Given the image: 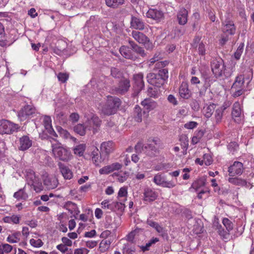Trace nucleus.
I'll use <instances>...</instances> for the list:
<instances>
[{
  "label": "nucleus",
  "instance_id": "1",
  "mask_svg": "<svg viewBox=\"0 0 254 254\" xmlns=\"http://www.w3.org/2000/svg\"><path fill=\"white\" fill-rule=\"evenodd\" d=\"M167 68L159 69L157 73H149L147 75L148 82L155 86L160 87L162 86L168 77Z\"/></svg>",
  "mask_w": 254,
  "mask_h": 254
},
{
  "label": "nucleus",
  "instance_id": "2",
  "mask_svg": "<svg viewBox=\"0 0 254 254\" xmlns=\"http://www.w3.org/2000/svg\"><path fill=\"white\" fill-rule=\"evenodd\" d=\"M121 104V100L113 96H108L106 104L102 107L101 112L105 115L110 116L114 114L117 111Z\"/></svg>",
  "mask_w": 254,
  "mask_h": 254
},
{
  "label": "nucleus",
  "instance_id": "3",
  "mask_svg": "<svg viewBox=\"0 0 254 254\" xmlns=\"http://www.w3.org/2000/svg\"><path fill=\"white\" fill-rule=\"evenodd\" d=\"M25 178L27 184L32 186L36 192H39L43 190V187L42 183L33 170H27Z\"/></svg>",
  "mask_w": 254,
  "mask_h": 254
},
{
  "label": "nucleus",
  "instance_id": "4",
  "mask_svg": "<svg viewBox=\"0 0 254 254\" xmlns=\"http://www.w3.org/2000/svg\"><path fill=\"white\" fill-rule=\"evenodd\" d=\"M52 152L54 156L60 160L67 161L71 158L70 153L59 142L52 144Z\"/></svg>",
  "mask_w": 254,
  "mask_h": 254
},
{
  "label": "nucleus",
  "instance_id": "5",
  "mask_svg": "<svg viewBox=\"0 0 254 254\" xmlns=\"http://www.w3.org/2000/svg\"><path fill=\"white\" fill-rule=\"evenodd\" d=\"M19 127L18 125L13 124L7 120H0V134H10Z\"/></svg>",
  "mask_w": 254,
  "mask_h": 254
},
{
  "label": "nucleus",
  "instance_id": "6",
  "mask_svg": "<svg viewBox=\"0 0 254 254\" xmlns=\"http://www.w3.org/2000/svg\"><path fill=\"white\" fill-rule=\"evenodd\" d=\"M212 71L217 78L222 77V71L225 69V64L222 59L213 60L211 63Z\"/></svg>",
  "mask_w": 254,
  "mask_h": 254
},
{
  "label": "nucleus",
  "instance_id": "7",
  "mask_svg": "<svg viewBox=\"0 0 254 254\" xmlns=\"http://www.w3.org/2000/svg\"><path fill=\"white\" fill-rule=\"evenodd\" d=\"M160 140L158 139H153L152 142L145 146L143 150L147 155L154 157L159 153L157 147L159 146Z\"/></svg>",
  "mask_w": 254,
  "mask_h": 254
},
{
  "label": "nucleus",
  "instance_id": "8",
  "mask_svg": "<svg viewBox=\"0 0 254 254\" xmlns=\"http://www.w3.org/2000/svg\"><path fill=\"white\" fill-rule=\"evenodd\" d=\"M131 36L139 43L143 45L146 44L148 49L152 48V45L150 42L149 38L143 33L137 31H132Z\"/></svg>",
  "mask_w": 254,
  "mask_h": 254
},
{
  "label": "nucleus",
  "instance_id": "9",
  "mask_svg": "<svg viewBox=\"0 0 254 254\" xmlns=\"http://www.w3.org/2000/svg\"><path fill=\"white\" fill-rule=\"evenodd\" d=\"M36 112L35 108L32 105H28L22 108L18 113V117L21 121H24Z\"/></svg>",
  "mask_w": 254,
  "mask_h": 254
},
{
  "label": "nucleus",
  "instance_id": "10",
  "mask_svg": "<svg viewBox=\"0 0 254 254\" xmlns=\"http://www.w3.org/2000/svg\"><path fill=\"white\" fill-rule=\"evenodd\" d=\"M191 46L194 48H197L199 55L204 56L206 54V48L205 44L201 41V37L196 36L194 38Z\"/></svg>",
  "mask_w": 254,
  "mask_h": 254
},
{
  "label": "nucleus",
  "instance_id": "11",
  "mask_svg": "<svg viewBox=\"0 0 254 254\" xmlns=\"http://www.w3.org/2000/svg\"><path fill=\"white\" fill-rule=\"evenodd\" d=\"M244 170L243 164L238 161H235L228 169L229 175L230 176L240 175Z\"/></svg>",
  "mask_w": 254,
  "mask_h": 254
},
{
  "label": "nucleus",
  "instance_id": "12",
  "mask_svg": "<svg viewBox=\"0 0 254 254\" xmlns=\"http://www.w3.org/2000/svg\"><path fill=\"white\" fill-rule=\"evenodd\" d=\"M114 144L112 141L104 142L101 145V154L106 157L114 151Z\"/></svg>",
  "mask_w": 254,
  "mask_h": 254
},
{
  "label": "nucleus",
  "instance_id": "13",
  "mask_svg": "<svg viewBox=\"0 0 254 254\" xmlns=\"http://www.w3.org/2000/svg\"><path fill=\"white\" fill-rule=\"evenodd\" d=\"M130 86V82L128 79H122L119 82L118 86L115 88V92L118 94H124L128 90Z\"/></svg>",
  "mask_w": 254,
  "mask_h": 254
},
{
  "label": "nucleus",
  "instance_id": "14",
  "mask_svg": "<svg viewBox=\"0 0 254 254\" xmlns=\"http://www.w3.org/2000/svg\"><path fill=\"white\" fill-rule=\"evenodd\" d=\"M101 123L100 119L96 116H93L90 120H88L86 123L87 126L88 127V129H93V133H95L98 128L100 127Z\"/></svg>",
  "mask_w": 254,
  "mask_h": 254
},
{
  "label": "nucleus",
  "instance_id": "15",
  "mask_svg": "<svg viewBox=\"0 0 254 254\" xmlns=\"http://www.w3.org/2000/svg\"><path fill=\"white\" fill-rule=\"evenodd\" d=\"M236 28L233 21L226 20L223 23L222 31L224 34L233 35L236 33Z\"/></svg>",
  "mask_w": 254,
  "mask_h": 254
},
{
  "label": "nucleus",
  "instance_id": "16",
  "mask_svg": "<svg viewBox=\"0 0 254 254\" xmlns=\"http://www.w3.org/2000/svg\"><path fill=\"white\" fill-rule=\"evenodd\" d=\"M43 183L48 189H54L56 188L58 184L57 178L53 176H44L43 178Z\"/></svg>",
  "mask_w": 254,
  "mask_h": 254
},
{
  "label": "nucleus",
  "instance_id": "17",
  "mask_svg": "<svg viewBox=\"0 0 254 254\" xmlns=\"http://www.w3.org/2000/svg\"><path fill=\"white\" fill-rule=\"evenodd\" d=\"M122 167L121 164L116 162L102 168L99 172L100 174H108L114 171L119 170Z\"/></svg>",
  "mask_w": 254,
  "mask_h": 254
},
{
  "label": "nucleus",
  "instance_id": "18",
  "mask_svg": "<svg viewBox=\"0 0 254 254\" xmlns=\"http://www.w3.org/2000/svg\"><path fill=\"white\" fill-rule=\"evenodd\" d=\"M242 110L239 102H235L233 105L232 116L234 121L239 123L241 120Z\"/></svg>",
  "mask_w": 254,
  "mask_h": 254
},
{
  "label": "nucleus",
  "instance_id": "19",
  "mask_svg": "<svg viewBox=\"0 0 254 254\" xmlns=\"http://www.w3.org/2000/svg\"><path fill=\"white\" fill-rule=\"evenodd\" d=\"M32 145V141L27 135H23L19 138V149L24 151L29 148Z\"/></svg>",
  "mask_w": 254,
  "mask_h": 254
},
{
  "label": "nucleus",
  "instance_id": "20",
  "mask_svg": "<svg viewBox=\"0 0 254 254\" xmlns=\"http://www.w3.org/2000/svg\"><path fill=\"white\" fill-rule=\"evenodd\" d=\"M143 196L144 201L152 202L157 198L158 194L153 190L150 188H146L144 190Z\"/></svg>",
  "mask_w": 254,
  "mask_h": 254
},
{
  "label": "nucleus",
  "instance_id": "21",
  "mask_svg": "<svg viewBox=\"0 0 254 254\" xmlns=\"http://www.w3.org/2000/svg\"><path fill=\"white\" fill-rule=\"evenodd\" d=\"M130 27L138 30H143L145 28V24L140 18L132 16L130 20Z\"/></svg>",
  "mask_w": 254,
  "mask_h": 254
},
{
  "label": "nucleus",
  "instance_id": "22",
  "mask_svg": "<svg viewBox=\"0 0 254 254\" xmlns=\"http://www.w3.org/2000/svg\"><path fill=\"white\" fill-rule=\"evenodd\" d=\"M58 166L63 176L64 179L70 180L73 177V174L71 170L66 165L61 162L58 163Z\"/></svg>",
  "mask_w": 254,
  "mask_h": 254
},
{
  "label": "nucleus",
  "instance_id": "23",
  "mask_svg": "<svg viewBox=\"0 0 254 254\" xmlns=\"http://www.w3.org/2000/svg\"><path fill=\"white\" fill-rule=\"evenodd\" d=\"M148 116V113H146L145 111L142 112V110L139 106H135L133 111V118L135 121L137 122H141L143 117L144 118H147Z\"/></svg>",
  "mask_w": 254,
  "mask_h": 254
},
{
  "label": "nucleus",
  "instance_id": "24",
  "mask_svg": "<svg viewBox=\"0 0 254 254\" xmlns=\"http://www.w3.org/2000/svg\"><path fill=\"white\" fill-rule=\"evenodd\" d=\"M146 16L148 18L160 21L163 17V13L156 9H149L146 13Z\"/></svg>",
  "mask_w": 254,
  "mask_h": 254
},
{
  "label": "nucleus",
  "instance_id": "25",
  "mask_svg": "<svg viewBox=\"0 0 254 254\" xmlns=\"http://www.w3.org/2000/svg\"><path fill=\"white\" fill-rule=\"evenodd\" d=\"M141 105L148 111L147 113L155 109L158 105L156 102L150 98L145 99L141 102Z\"/></svg>",
  "mask_w": 254,
  "mask_h": 254
},
{
  "label": "nucleus",
  "instance_id": "26",
  "mask_svg": "<svg viewBox=\"0 0 254 254\" xmlns=\"http://www.w3.org/2000/svg\"><path fill=\"white\" fill-rule=\"evenodd\" d=\"M44 125L46 130L51 135L54 137H58V135L54 131L52 126V120L50 117L45 116L44 119Z\"/></svg>",
  "mask_w": 254,
  "mask_h": 254
},
{
  "label": "nucleus",
  "instance_id": "27",
  "mask_svg": "<svg viewBox=\"0 0 254 254\" xmlns=\"http://www.w3.org/2000/svg\"><path fill=\"white\" fill-rule=\"evenodd\" d=\"M120 52L124 58L127 59L135 60L137 59V57L132 53L128 47L122 46L120 48Z\"/></svg>",
  "mask_w": 254,
  "mask_h": 254
},
{
  "label": "nucleus",
  "instance_id": "28",
  "mask_svg": "<svg viewBox=\"0 0 254 254\" xmlns=\"http://www.w3.org/2000/svg\"><path fill=\"white\" fill-rule=\"evenodd\" d=\"M188 12L185 8H181L177 14L179 23L181 25L185 24L188 21Z\"/></svg>",
  "mask_w": 254,
  "mask_h": 254
},
{
  "label": "nucleus",
  "instance_id": "29",
  "mask_svg": "<svg viewBox=\"0 0 254 254\" xmlns=\"http://www.w3.org/2000/svg\"><path fill=\"white\" fill-rule=\"evenodd\" d=\"M179 93L181 97L184 99H189L191 93L189 89L188 85L187 83L183 82L180 87Z\"/></svg>",
  "mask_w": 254,
  "mask_h": 254
},
{
  "label": "nucleus",
  "instance_id": "30",
  "mask_svg": "<svg viewBox=\"0 0 254 254\" xmlns=\"http://www.w3.org/2000/svg\"><path fill=\"white\" fill-rule=\"evenodd\" d=\"M245 78L244 75H240L236 77L235 82L231 88L244 89Z\"/></svg>",
  "mask_w": 254,
  "mask_h": 254
},
{
  "label": "nucleus",
  "instance_id": "31",
  "mask_svg": "<svg viewBox=\"0 0 254 254\" xmlns=\"http://www.w3.org/2000/svg\"><path fill=\"white\" fill-rule=\"evenodd\" d=\"M129 44L131 47L132 50L140 56L144 57L146 56V53L143 48L140 47L132 41H129Z\"/></svg>",
  "mask_w": 254,
  "mask_h": 254
},
{
  "label": "nucleus",
  "instance_id": "32",
  "mask_svg": "<svg viewBox=\"0 0 254 254\" xmlns=\"http://www.w3.org/2000/svg\"><path fill=\"white\" fill-rule=\"evenodd\" d=\"M143 77V74L140 73L135 74L133 76L134 84L137 86V90L139 91L141 90L144 87Z\"/></svg>",
  "mask_w": 254,
  "mask_h": 254
},
{
  "label": "nucleus",
  "instance_id": "33",
  "mask_svg": "<svg viewBox=\"0 0 254 254\" xmlns=\"http://www.w3.org/2000/svg\"><path fill=\"white\" fill-rule=\"evenodd\" d=\"M150 62L152 64L155 63V68L160 69H163L164 67L168 64V62L166 61L161 62L158 61L157 57H155V56L150 59Z\"/></svg>",
  "mask_w": 254,
  "mask_h": 254
},
{
  "label": "nucleus",
  "instance_id": "34",
  "mask_svg": "<svg viewBox=\"0 0 254 254\" xmlns=\"http://www.w3.org/2000/svg\"><path fill=\"white\" fill-rule=\"evenodd\" d=\"M226 109V107L224 106H223L215 110L214 118L215 122L217 124H219L221 122L223 112Z\"/></svg>",
  "mask_w": 254,
  "mask_h": 254
},
{
  "label": "nucleus",
  "instance_id": "35",
  "mask_svg": "<svg viewBox=\"0 0 254 254\" xmlns=\"http://www.w3.org/2000/svg\"><path fill=\"white\" fill-rule=\"evenodd\" d=\"M13 197L18 200H26L28 197V195L25 192L24 188H23L15 192L13 194Z\"/></svg>",
  "mask_w": 254,
  "mask_h": 254
},
{
  "label": "nucleus",
  "instance_id": "36",
  "mask_svg": "<svg viewBox=\"0 0 254 254\" xmlns=\"http://www.w3.org/2000/svg\"><path fill=\"white\" fill-rule=\"evenodd\" d=\"M159 241V239L158 238H152L150 239L148 243L146 244L145 246H139L140 249L143 252L148 251L150 250V247L155 244L156 243Z\"/></svg>",
  "mask_w": 254,
  "mask_h": 254
},
{
  "label": "nucleus",
  "instance_id": "37",
  "mask_svg": "<svg viewBox=\"0 0 254 254\" xmlns=\"http://www.w3.org/2000/svg\"><path fill=\"white\" fill-rule=\"evenodd\" d=\"M57 129L60 134V136L64 138H70L72 140L75 141L76 138L70 135V133L66 130L63 129L61 127H58Z\"/></svg>",
  "mask_w": 254,
  "mask_h": 254
},
{
  "label": "nucleus",
  "instance_id": "38",
  "mask_svg": "<svg viewBox=\"0 0 254 254\" xmlns=\"http://www.w3.org/2000/svg\"><path fill=\"white\" fill-rule=\"evenodd\" d=\"M147 224L150 226L154 228L156 231L163 235L164 234L165 230L163 227L160 226L158 223L152 220H147Z\"/></svg>",
  "mask_w": 254,
  "mask_h": 254
},
{
  "label": "nucleus",
  "instance_id": "39",
  "mask_svg": "<svg viewBox=\"0 0 254 254\" xmlns=\"http://www.w3.org/2000/svg\"><path fill=\"white\" fill-rule=\"evenodd\" d=\"M86 124L87 125L86 123ZM86 128H88L87 125L85 127L83 124H78L74 127L73 130L76 133L83 136L86 133Z\"/></svg>",
  "mask_w": 254,
  "mask_h": 254
},
{
  "label": "nucleus",
  "instance_id": "40",
  "mask_svg": "<svg viewBox=\"0 0 254 254\" xmlns=\"http://www.w3.org/2000/svg\"><path fill=\"white\" fill-rule=\"evenodd\" d=\"M20 217L16 215H12L11 216H6L3 218L4 222L7 223H12L13 224H18L19 223Z\"/></svg>",
  "mask_w": 254,
  "mask_h": 254
},
{
  "label": "nucleus",
  "instance_id": "41",
  "mask_svg": "<svg viewBox=\"0 0 254 254\" xmlns=\"http://www.w3.org/2000/svg\"><path fill=\"white\" fill-rule=\"evenodd\" d=\"M105 2L108 6L117 8L124 3V0H105Z\"/></svg>",
  "mask_w": 254,
  "mask_h": 254
},
{
  "label": "nucleus",
  "instance_id": "42",
  "mask_svg": "<svg viewBox=\"0 0 254 254\" xmlns=\"http://www.w3.org/2000/svg\"><path fill=\"white\" fill-rule=\"evenodd\" d=\"M228 182L232 184L240 186H244L247 185V182L245 180L238 178H229Z\"/></svg>",
  "mask_w": 254,
  "mask_h": 254
},
{
  "label": "nucleus",
  "instance_id": "43",
  "mask_svg": "<svg viewBox=\"0 0 254 254\" xmlns=\"http://www.w3.org/2000/svg\"><path fill=\"white\" fill-rule=\"evenodd\" d=\"M20 233L19 232H15L11 235H9L7 238V241L10 243H16L18 242L20 240Z\"/></svg>",
  "mask_w": 254,
  "mask_h": 254
},
{
  "label": "nucleus",
  "instance_id": "44",
  "mask_svg": "<svg viewBox=\"0 0 254 254\" xmlns=\"http://www.w3.org/2000/svg\"><path fill=\"white\" fill-rule=\"evenodd\" d=\"M205 179L203 178L197 179L192 184L191 188H193L195 190H197L199 188L205 185Z\"/></svg>",
  "mask_w": 254,
  "mask_h": 254
},
{
  "label": "nucleus",
  "instance_id": "45",
  "mask_svg": "<svg viewBox=\"0 0 254 254\" xmlns=\"http://www.w3.org/2000/svg\"><path fill=\"white\" fill-rule=\"evenodd\" d=\"M215 105L214 104H210L208 106H207L206 108H204V115L207 118H210L213 113L214 112V111L215 110Z\"/></svg>",
  "mask_w": 254,
  "mask_h": 254
},
{
  "label": "nucleus",
  "instance_id": "46",
  "mask_svg": "<svg viewBox=\"0 0 254 254\" xmlns=\"http://www.w3.org/2000/svg\"><path fill=\"white\" fill-rule=\"evenodd\" d=\"M98 150H94L92 152V161L96 166H98L99 164L105 159H102V157L100 156L98 153ZM104 158H105L104 157Z\"/></svg>",
  "mask_w": 254,
  "mask_h": 254
},
{
  "label": "nucleus",
  "instance_id": "47",
  "mask_svg": "<svg viewBox=\"0 0 254 254\" xmlns=\"http://www.w3.org/2000/svg\"><path fill=\"white\" fill-rule=\"evenodd\" d=\"M86 148V146L84 144H80L77 146H76L73 149L74 154L78 155L79 156H81L83 155L84 152L85 151Z\"/></svg>",
  "mask_w": 254,
  "mask_h": 254
},
{
  "label": "nucleus",
  "instance_id": "48",
  "mask_svg": "<svg viewBox=\"0 0 254 254\" xmlns=\"http://www.w3.org/2000/svg\"><path fill=\"white\" fill-rule=\"evenodd\" d=\"M136 249L134 246H131L128 244L125 245L123 250V254H134Z\"/></svg>",
  "mask_w": 254,
  "mask_h": 254
},
{
  "label": "nucleus",
  "instance_id": "49",
  "mask_svg": "<svg viewBox=\"0 0 254 254\" xmlns=\"http://www.w3.org/2000/svg\"><path fill=\"white\" fill-rule=\"evenodd\" d=\"M222 223L224 226L226 227L228 232L233 230V224L229 219L224 218L223 219Z\"/></svg>",
  "mask_w": 254,
  "mask_h": 254
},
{
  "label": "nucleus",
  "instance_id": "50",
  "mask_svg": "<svg viewBox=\"0 0 254 254\" xmlns=\"http://www.w3.org/2000/svg\"><path fill=\"white\" fill-rule=\"evenodd\" d=\"M244 47V44L241 43L237 48L236 51L235 52L234 57L237 60H238L240 59L241 55L243 52Z\"/></svg>",
  "mask_w": 254,
  "mask_h": 254
},
{
  "label": "nucleus",
  "instance_id": "51",
  "mask_svg": "<svg viewBox=\"0 0 254 254\" xmlns=\"http://www.w3.org/2000/svg\"><path fill=\"white\" fill-rule=\"evenodd\" d=\"M111 243V239H105L100 244V248H103L104 250L108 249Z\"/></svg>",
  "mask_w": 254,
  "mask_h": 254
},
{
  "label": "nucleus",
  "instance_id": "52",
  "mask_svg": "<svg viewBox=\"0 0 254 254\" xmlns=\"http://www.w3.org/2000/svg\"><path fill=\"white\" fill-rule=\"evenodd\" d=\"M164 180H165L164 178L161 175H159V174L155 175L153 178V182L156 185H159V186H162L163 183H164Z\"/></svg>",
  "mask_w": 254,
  "mask_h": 254
},
{
  "label": "nucleus",
  "instance_id": "53",
  "mask_svg": "<svg viewBox=\"0 0 254 254\" xmlns=\"http://www.w3.org/2000/svg\"><path fill=\"white\" fill-rule=\"evenodd\" d=\"M111 73L113 77L115 78H119L122 76V73L120 70L115 67H113L111 69Z\"/></svg>",
  "mask_w": 254,
  "mask_h": 254
},
{
  "label": "nucleus",
  "instance_id": "54",
  "mask_svg": "<svg viewBox=\"0 0 254 254\" xmlns=\"http://www.w3.org/2000/svg\"><path fill=\"white\" fill-rule=\"evenodd\" d=\"M176 186V183L171 180V181H166L165 180L163 183L162 187L164 188H167L169 189H171L174 188Z\"/></svg>",
  "mask_w": 254,
  "mask_h": 254
},
{
  "label": "nucleus",
  "instance_id": "55",
  "mask_svg": "<svg viewBox=\"0 0 254 254\" xmlns=\"http://www.w3.org/2000/svg\"><path fill=\"white\" fill-rule=\"evenodd\" d=\"M30 243L32 246L37 248L40 247L43 245V243L42 242L41 240L39 239L37 240L31 239L30 240Z\"/></svg>",
  "mask_w": 254,
  "mask_h": 254
},
{
  "label": "nucleus",
  "instance_id": "56",
  "mask_svg": "<svg viewBox=\"0 0 254 254\" xmlns=\"http://www.w3.org/2000/svg\"><path fill=\"white\" fill-rule=\"evenodd\" d=\"M140 231H141L140 229L136 228L134 230L131 231L127 236V240L129 241L132 242L134 238L135 235L136 234L138 233Z\"/></svg>",
  "mask_w": 254,
  "mask_h": 254
},
{
  "label": "nucleus",
  "instance_id": "57",
  "mask_svg": "<svg viewBox=\"0 0 254 254\" xmlns=\"http://www.w3.org/2000/svg\"><path fill=\"white\" fill-rule=\"evenodd\" d=\"M148 95L151 97L156 98L158 97V92L155 88L149 87L148 89Z\"/></svg>",
  "mask_w": 254,
  "mask_h": 254
},
{
  "label": "nucleus",
  "instance_id": "58",
  "mask_svg": "<svg viewBox=\"0 0 254 254\" xmlns=\"http://www.w3.org/2000/svg\"><path fill=\"white\" fill-rule=\"evenodd\" d=\"M217 229L218 230V233L219 234L223 237L224 238H226L227 235L229 234L228 232L225 231L222 228L221 225H218L217 226Z\"/></svg>",
  "mask_w": 254,
  "mask_h": 254
},
{
  "label": "nucleus",
  "instance_id": "59",
  "mask_svg": "<svg viewBox=\"0 0 254 254\" xmlns=\"http://www.w3.org/2000/svg\"><path fill=\"white\" fill-rule=\"evenodd\" d=\"M109 200H104L101 203L102 207L103 208H108L112 211H113V202L112 203H109Z\"/></svg>",
  "mask_w": 254,
  "mask_h": 254
},
{
  "label": "nucleus",
  "instance_id": "60",
  "mask_svg": "<svg viewBox=\"0 0 254 254\" xmlns=\"http://www.w3.org/2000/svg\"><path fill=\"white\" fill-rule=\"evenodd\" d=\"M58 78L59 81L64 83L68 78V75L65 73L60 72L58 75Z\"/></svg>",
  "mask_w": 254,
  "mask_h": 254
},
{
  "label": "nucleus",
  "instance_id": "61",
  "mask_svg": "<svg viewBox=\"0 0 254 254\" xmlns=\"http://www.w3.org/2000/svg\"><path fill=\"white\" fill-rule=\"evenodd\" d=\"M127 189L126 187H122L120 188L118 194V197H127Z\"/></svg>",
  "mask_w": 254,
  "mask_h": 254
},
{
  "label": "nucleus",
  "instance_id": "62",
  "mask_svg": "<svg viewBox=\"0 0 254 254\" xmlns=\"http://www.w3.org/2000/svg\"><path fill=\"white\" fill-rule=\"evenodd\" d=\"M114 207L122 211L124 209L125 206L121 202H113V210H114Z\"/></svg>",
  "mask_w": 254,
  "mask_h": 254
},
{
  "label": "nucleus",
  "instance_id": "63",
  "mask_svg": "<svg viewBox=\"0 0 254 254\" xmlns=\"http://www.w3.org/2000/svg\"><path fill=\"white\" fill-rule=\"evenodd\" d=\"M232 90L234 91L233 94V96L234 97H239L240 95H242L245 91L244 89H237V88H231Z\"/></svg>",
  "mask_w": 254,
  "mask_h": 254
},
{
  "label": "nucleus",
  "instance_id": "64",
  "mask_svg": "<svg viewBox=\"0 0 254 254\" xmlns=\"http://www.w3.org/2000/svg\"><path fill=\"white\" fill-rule=\"evenodd\" d=\"M0 247L5 253H10L12 250V247L7 244H2Z\"/></svg>",
  "mask_w": 254,
  "mask_h": 254
}]
</instances>
